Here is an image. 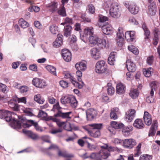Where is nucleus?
Instances as JSON below:
<instances>
[{"instance_id":"nucleus-1","label":"nucleus","mask_w":160,"mask_h":160,"mask_svg":"<svg viewBox=\"0 0 160 160\" xmlns=\"http://www.w3.org/2000/svg\"><path fill=\"white\" fill-rule=\"evenodd\" d=\"M89 45L91 47L96 45L98 48L102 49L106 47L107 42L105 39L99 38L97 36L93 35L89 37Z\"/></svg>"},{"instance_id":"nucleus-2","label":"nucleus","mask_w":160,"mask_h":160,"mask_svg":"<svg viewBox=\"0 0 160 160\" xmlns=\"http://www.w3.org/2000/svg\"><path fill=\"white\" fill-rule=\"evenodd\" d=\"M95 70L96 73L99 74L108 72L107 64L105 61H98L95 65Z\"/></svg>"},{"instance_id":"nucleus-3","label":"nucleus","mask_w":160,"mask_h":160,"mask_svg":"<svg viewBox=\"0 0 160 160\" xmlns=\"http://www.w3.org/2000/svg\"><path fill=\"white\" fill-rule=\"evenodd\" d=\"M109 10V13L110 16L114 18H119L121 15L120 10L119 6L117 3H114L111 4Z\"/></svg>"},{"instance_id":"nucleus-4","label":"nucleus","mask_w":160,"mask_h":160,"mask_svg":"<svg viewBox=\"0 0 160 160\" xmlns=\"http://www.w3.org/2000/svg\"><path fill=\"white\" fill-rule=\"evenodd\" d=\"M17 114L13 112H10L8 110L0 109V118L4 119L7 122H9L13 119L12 115Z\"/></svg>"},{"instance_id":"nucleus-5","label":"nucleus","mask_w":160,"mask_h":160,"mask_svg":"<svg viewBox=\"0 0 160 160\" xmlns=\"http://www.w3.org/2000/svg\"><path fill=\"white\" fill-rule=\"evenodd\" d=\"M124 4L131 13L135 15L139 12V8L135 2L129 3L128 2H126Z\"/></svg>"},{"instance_id":"nucleus-6","label":"nucleus","mask_w":160,"mask_h":160,"mask_svg":"<svg viewBox=\"0 0 160 160\" xmlns=\"http://www.w3.org/2000/svg\"><path fill=\"white\" fill-rule=\"evenodd\" d=\"M108 147L107 143H104L103 145L100 146L101 150L98 152V154L100 155V157L103 159H107L110 156V153L107 152V149Z\"/></svg>"},{"instance_id":"nucleus-7","label":"nucleus","mask_w":160,"mask_h":160,"mask_svg":"<svg viewBox=\"0 0 160 160\" xmlns=\"http://www.w3.org/2000/svg\"><path fill=\"white\" fill-rule=\"evenodd\" d=\"M136 144L135 140L133 138L126 139L123 140V146L125 148L131 149Z\"/></svg>"},{"instance_id":"nucleus-8","label":"nucleus","mask_w":160,"mask_h":160,"mask_svg":"<svg viewBox=\"0 0 160 160\" xmlns=\"http://www.w3.org/2000/svg\"><path fill=\"white\" fill-rule=\"evenodd\" d=\"M32 84L35 87L41 88H44L46 86V83L43 79L37 78H33Z\"/></svg>"},{"instance_id":"nucleus-9","label":"nucleus","mask_w":160,"mask_h":160,"mask_svg":"<svg viewBox=\"0 0 160 160\" xmlns=\"http://www.w3.org/2000/svg\"><path fill=\"white\" fill-rule=\"evenodd\" d=\"M103 33L106 35H109L112 32V28L111 25L108 22H105L101 27Z\"/></svg>"},{"instance_id":"nucleus-10","label":"nucleus","mask_w":160,"mask_h":160,"mask_svg":"<svg viewBox=\"0 0 160 160\" xmlns=\"http://www.w3.org/2000/svg\"><path fill=\"white\" fill-rule=\"evenodd\" d=\"M126 91V85L121 82L118 83L116 85V92L119 94L121 95L125 93Z\"/></svg>"},{"instance_id":"nucleus-11","label":"nucleus","mask_w":160,"mask_h":160,"mask_svg":"<svg viewBox=\"0 0 160 160\" xmlns=\"http://www.w3.org/2000/svg\"><path fill=\"white\" fill-rule=\"evenodd\" d=\"M10 122L11 127L14 129H20L22 126L20 121L17 120L15 118H13V119Z\"/></svg>"},{"instance_id":"nucleus-12","label":"nucleus","mask_w":160,"mask_h":160,"mask_svg":"<svg viewBox=\"0 0 160 160\" xmlns=\"http://www.w3.org/2000/svg\"><path fill=\"white\" fill-rule=\"evenodd\" d=\"M126 67L129 72H134L136 70L135 64L132 61H126Z\"/></svg>"},{"instance_id":"nucleus-13","label":"nucleus","mask_w":160,"mask_h":160,"mask_svg":"<svg viewBox=\"0 0 160 160\" xmlns=\"http://www.w3.org/2000/svg\"><path fill=\"white\" fill-rule=\"evenodd\" d=\"M150 3V5L148 6V13L152 16H154L157 12L156 5L154 2H151Z\"/></svg>"},{"instance_id":"nucleus-14","label":"nucleus","mask_w":160,"mask_h":160,"mask_svg":"<svg viewBox=\"0 0 160 160\" xmlns=\"http://www.w3.org/2000/svg\"><path fill=\"white\" fill-rule=\"evenodd\" d=\"M144 123L147 126H150L152 124V119L151 115L146 111H144L143 117Z\"/></svg>"},{"instance_id":"nucleus-15","label":"nucleus","mask_w":160,"mask_h":160,"mask_svg":"<svg viewBox=\"0 0 160 160\" xmlns=\"http://www.w3.org/2000/svg\"><path fill=\"white\" fill-rule=\"evenodd\" d=\"M136 113V111L133 109H129L126 112L125 117L128 119L129 122H131L133 119Z\"/></svg>"},{"instance_id":"nucleus-16","label":"nucleus","mask_w":160,"mask_h":160,"mask_svg":"<svg viewBox=\"0 0 160 160\" xmlns=\"http://www.w3.org/2000/svg\"><path fill=\"white\" fill-rule=\"evenodd\" d=\"M135 32L133 31H128L125 33L126 39L128 42H132L135 38Z\"/></svg>"},{"instance_id":"nucleus-17","label":"nucleus","mask_w":160,"mask_h":160,"mask_svg":"<svg viewBox=\"0 0 160 160\" xmlns=\"http://www.w3.org/2000/svg\"><path fill=\"white\" fill-rule=\"evenodd\" d=\"M61 54L64 60H71L72 55L71 52L68 49H62Z\"/></svg>"},{"instance_id":"nucleus-18","label":"nucleus","mask_w":160,"mask_h":160,"mask_svg":"<svg viewBox=\"0 0 160 160\" xmlns=\"http://www.w3.org/2000/svg\"><path fill=\"white\" fill-rule=\"evenodd\" d=\"M86 63V61H81L75 64V67L76 69H79L82 71H84L87 69Z\"/></svg>"},{"instance_id":"nucleus-19","label":"nucleus","mask_w":160,"mask_h":160,"mask_svg":"<svg viewBox=\"0 0 160 160\" xmlns=\"http://www.w3.org/2000/svg\"><path fill=\"white\" fill-rule=\"evenodd\" d=\"M110 125L112 126L114 129H122L124 127V125L121 122H118L115 121H112L110 122Z\"/></svg>"},{"instance_id":"nucleus-20","label":"nucleus","mask_w":160,"mask_h":160,"mask_svg":"<svg viewBox=\"0 0 160 160\" xmlns=\"http://www.w3.org/2000/svg\"><path fill=\"white\" fill-rule=\"evenodd\" d=\"M133 130V128L132 126L128 125L125 126L122 128V132L123 135L125 137H127L130 134V132Z\"/></svg>"},{"instance_id":"nucleus-21","label":"nucleus","mask_w":160,"mask_h":160,"mask_svg":"<svg viewBox=\"0 0 160 160\" xmlns=\"http://www.w3.org/2000/svg\"><path fill=\"white\" fill-rule=\"evenodd\" d=\"M63 36L61 34H58L57 38L53 43V46L55 47H58L62 44V38Z\"/></svg>"},{"instance_id":"nucleus-22","label":"nucleus","mask_w":160,"mask_h":160,"mask_svg":"<svg viewBox=\"0 0 160 160\" xmlns=\"http://www.w3.org/2000/svg\"><path fill=\"white\" fill-rule=\"evenodd\" d=\"M133 126L138 129H141L144 127V125L142 120L141 119H136L133 124Z\"/></svg>"},{"instance_id":"nucleus-23","label":"nucleus","mask_w":160,"mask_h":160,"mask_svg":"<svg viewBox=\"0 0 160 160\" xmlns=\"http://www.w3.org/2000/svg\"><path fill=\"white\" fill-rule=\"evenodd\" d=\"M91 52L92 57L95 59H98L100 57V52L97 48H95L92 49Z\"/></svg>"},{"instance_id":"nucleus-24","label":"nucleus","mask_w":160,"mask_h":160,"mask_svg":"<svg viewBox=\"0 0 160 160\" xmlns=\"http://www.w3.org/2000/svg\"><path fill=\"white\" fill-rule=\"evenodd\" d=\"M12 99L15 102H23L25 104L27 102L26 98L25 97H21L19 98L16 95H15L13 96Z\"/></svg>"},{"instance_id":"nucleus-25","label":"nucleus","mask_w":160,"mask_h":160,"mask_svg":"<svg viewBox=\"0 0 160 160\" xmlns=\"http://www.w3.org/2000/svg\"><path fill=\"white\" fill-rule=\"evenodd\" d=\"M16 103L12 99H11L8 102V104L14 111H18L19 105Z\"/></svg>"},{"instance_id":"nucleus-26","label":"nucleus","mask_w":160,"mask_h":160,"mask_svg":"<svg viewBox=\"0 0 160 160\" xmlns=\"http://www.w3.org/2000/svg\"><path fill=\"white\" fill-rule=\"evenodd\" d=\"M58 6L57 2H53L48 4L47 7L49 8V10L53 13L57 10Z\"/></svg>"},{"instance_id":"nucleus-27","label":"nucleus","mask_w":160,"mask_h":160,"mask_svg":"<svg viewBox=\"0 0 160 160\" xmlns=\"http://www.w3.org/2000/svg\"><path fill=\"white\" fill-rule=\"evenodd\" d=\"M72 27L70 25H66L64 29V36L68 37L71 33Z\"/></svg>"},{"instance_id":"nucleus-28","label":"nucleus","mask_w":160,"mask_h":160,"mask_svg":"<svg viewBox=\"0 0 160 160\" xmlns=\"http://www.w3.org/2000/svg\"><path fill=\"white\" fill-rule=\"evenodd\" d=\"M93 35V30L92 28L91 29L88 28H87L84 29V34L83 36L85 38H88V35L89 36H92Z\"/></svg>"},{"instance_id":"nucleus-29","label":"nucleus","mask_w":160,"mask_h":160,"mask_svg":"<svg viewBox=\"0 0 160 160\" xmlns=\"http://www.w3.org/2000/svg\"><path fill=\"white\" fill-rule=\"evenodd\" d=\"M53 117L55 118L61 117L63 119H69L66 112H63L62 111H58V113L55 114Z\"/></svg>"},{"instance_id":"nucleus-30","label":"nucleus","mask_w":160,"mask_h":160,"mask_svg":"<svg viewBox=\"0 0 160 160\" xmlns=\"http://www.w3.org/2000/svg\"><path fill=\"white\" fill-rule=\"evenodd\" d=\"M89 126L92 128L93 130L97 129V130H99L102 128L103 124L102 123H94L89 124Z\"/></svg>"},{"instance_id":"nucleus-31","label":"nucleus","mask_w":160,"mask_h":160,"mask_svg":"<svg viewBox=\"0 0 160 160\" xmlns=\"http://www.w3.org/2000/svg\"><path fill=\"white\" fill-rule=\"evenodd\" d=\"M142 28L144 31V35L145 36V39H149L150 37V32L146 25L143 24Z\"/></svg>"},{"instance_id":"nucleus-32","label":"nucleus","mask_w":160,"mask_h":160,"mask_svg":"<svg viewBox=\"0 0 160 160\" xmlns=\"http://www.w3.org/2000/svg\"><path fill=\"white\" fill-rule=\"evenodd\" d=\"M46 69L52 74L55 76H57L56 68L54 66L48 65L46 67Z\"/></svg>"},{"instance_id":"nucleus-33","label":"nucleus","mask_w":160,"mask_h":160,"mask_svg":"<svg viewBox=\"0 0 160 160\" xmlns=\"http://www.w3.org/2000/svg\"><path fill=\"white\" fill-rule=\"evenodd\" d=\"M149 85L151 88L150 96L153 97L154 96V91L155 90L156 84L155 82H152L150 83Z\"/></svg>"},{"instance_id":"nucleus-34","label":"nucleus","mask_w":160,"mask_h":160,"mask_svg":"<svg viewBox=\"0 0 160 160\" xmlns=\"http://www.w3.org/2000/svg\"><path fill=\"white\" fill-rule=\"evenodd\" d=\"M19 24L23 28H25L29 26V24L23 18H21L19 20Z\"/></svg>"},{"instance_id":"nucleus-35","label":"nucleus","mask_w":160,"mask_h":160,"mask_svg":"<svg viewBox=\"0 0 160 160\" xmlns=\"http://www.w3.org/2000/svg\"><path fill=\"white\" fill-rule=\"evenodd\" d=\"M151 69H152V68H149L143 69V74L145 77L149 78L152 75V72L150 70Z\"/></svg>"},{"instance_id":"nucleus-36","label":"nucleus","mask_w":160,"mask_h":160,"mask_svg":"<svg viewBox=\"0 0 160 160\" xmlns=\"http://www.w3.org/2000/svg\"><path fill=\"white\" fill-rule=\"evenodd\" d=\"M58 155L59 157H62L64 158H70L73 157V155L67 154L66 153L62 152L59 149L58 152Z\"/></svg>"},{"instance_id":"nucleus-37","label":"nucleus","mask_w":160,"mask_h":160,"mask_svg":"<svg viewBox=\"0 0 160 160\" xmlns=\"http://www.w3.org/2000/svg\"><path fill=\"white\" fill-rule=\"evenodd\" d=\"M128 48L129 51L137 55L139 53V51L138 49L133 45H130L128 46Z\"/></svg>"},{"instance_id":"nucleus-38","label":"nucleus","mask_w":160,"mask_h":160,"mask_svg":"<svg viewBox=\"0 0 160 160\" xmlns=\"http://www.w3.org/2000/svg\"><path fill=\"white\" fill-rule=\"evenodd\" d=\"M34 100L39 104H43L45 101L44 99H41V96L39 94L34 96Z\"/></svg>"},{"instance_id":"nucleus-39","label":"nucleus","mask_w":160,"mask_h":160,"mask_svg":"<svg viewBox=\"0 0 160 160\" xmlns=\"http://www.w3.org/2000/svg\"><path fill=\"white\" fill-rule=\"evenodd\" d=\"M58 13L60 16L62 17L66 16L67 14L66 12L65 8L64 6H61L60 9L58 11Z\"/></svg>"},{"instance_id":"nucleus-40","label":"nucleus","mask_w":160,"mask_h":160,"mask_svg":"<svg viewBox=\"0 0 160 160\" xmlns=\"http://www.w3.org/2000/svg\"><path fill=\"white\" fill-rule=\"evenodd\" d=\"M49 29L51 32L53 34H56L58 32V27L55 24L51 25Z\"/></svg>"},{"instance_id":"nucleus-41","label":"nucleus","mask_w":160,"mask_h":160,"mask_svg":"<svg viewBox=\"0 0 160 160\" xmlns=\"http://www.w3.org/2000/svg\"><path fill=\"white\" fill-rule=\"evenodd\" d=\"M22 132L25 135H27L31 139H35V137H31V135L32 134V135L33 132L32 131L23 129L22 130Z\"/></svg>"},{"instance_id":"nucleus-42","label":"nucleus","mask_w":160,"mask_h":160,"mask_svg":"<svg viewBox=\"0 0 160 160\" xmlns=\"http://www.w3.org/2000/svg\"><path fill=\"white\" fill-rule=\"evenodd\" d=\"M158 128L150 127L148 132V136L153 137L155 136Z\"/></svg>"},{"instance_id":"nucleus-43","label":"nucleus","mask_w":160,"mask_h":160,"mask_svg":"<svg viewBox=\"0 0 160 160\" xmlns=\"http://www.w3.org/2000/svg\"><path fill=\"white\" fill-rule=\"evenodd\" d=\"M32 109L30 108H26L23 111V112L25 113L26 115L29 116H32L34 115V114L32 112Z\"/></svg>"},{"instance_id":"nucleus-44","label":"nucleus","mask_w":160,"mask_h":160,"mask_svg":"<svg viewBox=\"0 0 160 160\" xmlns=\"http://www.w3.org/2000/svg\"><path fill=\"white\" fill-rule=\"evenodd\" d=\"M117 59V52H111L109 54L108 60H115Z\"/></svg>"},{"instance_id":"nucleus-45","label":"nucleus","mask_w":160,"mask_h":160,"mask_svg":"<svg viewBox=\"0 0 160 160\" xmlns=\"http://www.w3.org/2000/svg\"><path fill=\"white\" fill-rule=\"evenodd\" d=\"M29 122L32 125V126H34L36 130L37 131H39L40 129V127L38 126V123L37 122H35L34 120H28Z\"/></svg>"},{"instance_id":"nucleus-46","label":"nucleus","mask_w":160,"mask_h":160,"mask_svg":"<svg viewBox=\"0 0 160 160\" xmlns=\"http://www.w3.org/2000/svg\"><path fill=\"white\" fill-rule=\"evenodd\" d=\"M91 136L94 138H98L101 135L100 131L99 130H97L95 132L91 131V133L89 134Z\"/></svg>"},{"instance_id":"nucleus-47","label":"nucleus","mask_w":160,"mask_h":160,"mask_svg":"<svg viewBox=\"0 0 160 160\" xmlns=\"http://www.w3.org/2000/svg\"><path fill=\"white\" fill-rule=\"evenodd\" d=\"M69 96H62L60 99L61 103L63 105L68 103V99Z\"/></svg>"},{"instance_id":"nucleus-48","label":"nucleus","mask_w":160,"mask_h":160,"mask_svg":"<svg viewBox=\"0 0 160 160\" xmlns=\"http://www.w3.org/2000/svg\"><path fill=\"white\" fill-rule=\"evenodd\" d=\"M48 116V113L42 110H39L38 114L37 115V117L38 118H40L42 117V116L43 118H45V117Z\"/></svg>"},{"instance_id":"nucleus-49","label":"nucleus","mask_w":160,"mask_h":160,"mask_svg":"<svg viewBox=\"0 0 160 160\" xmlns=\"http://www.w3.org/2000/svg\"><path fill=\"white\" fill-rule=\"evenodd\" d=\"M139 95V93L137 90L134 91L129 93L130 96L133 99L138 97Z\"/></svg>"},{"instance_id":"nucleus-50","label":"nucleus","mask_w":160,"mask_h":160,"mask_svg":"<svg viewBox=\"0 0 160 160\" xmlns=\"http://www.w3.org/2000/svg\"><path fill=\"white\" fill-rule=\"evenodd\" d=\"M158 33L155 32L154 34V38H153V44L154 45H157L158 43Z\"/></svg>"},{"instance_id":"nucleus-51","label":"nucleus","mask_w":160,"mask_h":160,"mask_svg":"<svg viewBox=\"0 0 160 160\" xmlns=\"http://www.w3.org/2000/svg\"><path fill=\"white\" fill-rule=\"evenodd\" d=\"M77 71L76 72V75L77 76V80L78 81L81 80V77L82 76V73L81 71L79 69H76Z\"/></svg>"},{"instance_id":"nucleus-52","label":"nucleus","mask_w":160,"mask_h":160,"mask_svg":"<svg viewBox=\"0 0 160 160\" xmlns=\"http://www.w3.org/2000/svg\"><path fill=\"white\" fill-rule=\"evenodd\" d=\"M18 120L20 121V122L22 124V123H24V122H29L28 120H31V119H27L26 117L22 116H18Z\"/></svg>"},{"instance_id":"nucleus-53","label":"nucleus","mask_w":160,"mask_h":160,"mask_svg":"<svg viewBox=\"0 0 160 160\" xmlns=\"http://www.w3.org/2000/svg\"><path fill=\"white\" fill-rule=\"evenodd\" d=\"M98 17L99 21L100 22H104L105 21L108 20V18L107 17L102 15H99Z\"/></svg>"},{"instance_id":"nucleus-54","label":"nucleus","mask_w":160,"mask_h":160,"mask_svg":"<svg viewBox=\"0 0 160 160\" xmlns=\"http://www.w3.org/2000/svg\"><path fill=\"white\" fill-rule=\"evenodd\" d=\"M118 32L117 33L116 38H123V34L122 33V28H119L118 29Z\"/></svg>"},{"instance_id":"nucleus-55","label":"nucleus","mask_w":160,"mask_h":160,"mask_svg":"<svg viewBox=\"0 0 160 160\" xmlns=\"http://www.w3.org/2000/svg\"><path fill=\"white\" fill-rule=\"evenodd\" d=\"M97 153L92 152L89 156V158L91 159L95 158L97 160H98V158L100 157V155L98 154Z\"/></svg>"},{"instance_id":"nucleus-56","label":"nucleus","mask_w":160,"mask_h":160,"mask_svg":"<svg viewBox=\"0 0 160 160\" xmlns=\"http://www.w3.org/2000/svg\"><path fill=\"white\" fill-rule=\"evenodd\" d=\"M56 149H59L58 147L56 145L52 144L48 148H45V150L46 151H48V150H56Z\"/></svg>"},{"instance_id":"nucleus-57","label":"nucleus","mask_w":160,"mask_h":160,"mask_svg":"<svg viewBox=\"0 0 160 160\" xmlns=\"http://www.w3.org/2000/svg\"><path fill=\"white\" fill-rule=\"evenodd\" d=\"M87 112H89L92 116L94 118L97 115V112L96 110L94 108H90L88 111H86Z\"/></svg>"},{"instance_id":"nucleus-58","label":"nucleus","mask_w":160,"mask_h":160,"mask_svg":"<svg viewBox=\"0 0 160 160\" xmlns=\"http://www.w3.org/2000/svg\"><path fill=\"white\" fill-rule=\"evenodd\" d=\"M67 121L66 120V121L64 122H61L60 120L58 122L57 124V125L59 127H62L63 126V128L64 129H65V128L66 126V122H67Z\"/></svg>"},{"instance_id":"nucleus-59","label":"nucleus","mask_w":160,"mask_h":160,"mask_svg":"<svg viewBox=\"0 0 160 160\" xmlns=\"http://www.w3.org/2000/svg\"><path fill=\"white\" fill-rule=\"evenodd\" d=\"M69 41L71 43H75L76 42L77 38L74 35H71L69 38Z\"/></svg>"},{"instance_id":"nucleus-60","label":"nucleus","mask_w":160,"mask_h":160,"mask_svg":"<svg viewBox=\"0 0 160 160\" xmlns=\"http://www.w3.org/2000/svg\"><path fill=\"white\" fill-rule=\"evenodd\" d=\"M88 10L90 13L93 14L95 12V8L93 5L92 4L88 6Z\"/></svg>"},{"instance_id":"nucleus-61","label":"nucleus","mask_w":160,"mask_h":160,"mask_svg":"<svg viewBox=\"0 0 160 160\" xmlns=\"http://www.w3.org/2000/svg\"><path fill=\"white\" fill-rule=\"evenodd\" d=\"M19 89L21 93H24L28 91V87L26 86H21Z\"/></svg>"},{"instance_id":"nucleus-62","label":"nucleus","mask_w":160,"mask_h":160,"mask_svg":"<svg viewBox=\"0 0 160 160\" xmlns=\"http://www.w3.org/2000/svg\"><path fill=\"white\" fill-rule=\"evenodd\" d=\"M41 139L44 142L49 143H51V141L49 139V137L48 135L43 136L41 137Z\"/></svg>"},{"instance_id":"nucleus-63","label":"nucleus","mask_w":160,"mask_h":160,"mask_svg":"<svg viewBox=\"0 0 160 160\" xmlns=\"http://www.w3.org/2000/svg\"><path fill=\"white\" fill-rule=\"evenodd\" d=\"M107 90L108 94L110 95H112L115 92V89L113 87L108 88Z\"/></svg>"},{"instance_id":"nucleus-64","label":"nucleus","mask_w":160,"mask_h":160,"mask_svg":"<svg viewBox=\"0 0 160 160\" xmlns=\"http://www.w3.org/2000/svg\"><path fill=\"white\" fill-rule=\"evenodd\" d=\"M59 83L60 86L63 88H66L68 87V83L66 81L61 80L60 81Z\"/></svg>"}]
</instances>
